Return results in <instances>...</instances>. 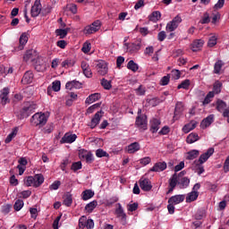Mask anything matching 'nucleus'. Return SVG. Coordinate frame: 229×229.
I'll return each instance as SVG.
<instances>
[{
  "label": "nucleus",
  "mask_w": 229,
  "mask_h": 229,
  "mask_svg": "<svg viewBox=\"0 0 229 229\" xmlns=\"http://www.w3.org/2000/svg\"><path fill=\"white\" fill-rule=\"evenodd\" d=\"M137 96H144L146 94V88L140 85L138 89H135Z\"/></svg>",
  "instance_id": "e2e57ef3"
},
{
  "label": "nucleus",
  "mask_w": 229,
  "mask_h": 229,
  "mask_svg": "<svg viewBox=\"0 0 229 229\" xmlns=\"http://www.w3.org/2000/svg\"><path fill=\"white\" fill-rule=\"evenodd\" d=\"M189 87H191V80L186 79L183 81H182L181 84L177 86V89H183L184 90H189Z\"/></svg>",
  "instance_id": "79ce46f5"
},
{
  "label": "nucleus",
  "mask_w": 229,
  "mask_h": 229,
  "mask_svg": "<svg viewBox=\"0 0 229 229\" xmlns=\"http://www.w3.org/2000/svg\"><path fill=\"white\" fill-rule=\"evenodd\" d=\"M80 158H84L88 164H90L94 160V156L90 152L82 150L79 154Z\"/></svg>",
  "instance_id": "a878e982"
},
{
  "label": "nucleus",
  "mask_w": 229,
  "mask_h": 229,
  "mask_svg": "<svg viewBox=\"0 0 229 229\" xmlns=\"http://www.w3.org/2000/svg\"><path fill=\"white\" fill-rule=\"evenodd\" d=\"M171 74L173 80H180L182 78V72L180 70H172Z\"/></svg>",
  "instance_id": "6e6d98bb"
},
{
  "label": "nucleus",
  "mask_w": 229,
  "mask_h": 229,
  "mask_svg": "<svg viewBox=\"0 0 229 229\" xmlns=\"http://www.w3.org/2000/svg\"><path fill=\"white\" fill-rule=\"evenodd\" d=\"M40 12H42V4H40V0H36L31 7V16L38 17V15H40Z\"/></svg>",
  "instance_id": "4468645a"
},
{
  "label": "nucleus",
  "mask_w": 229,
  "mask_h": 229,
  "mask_svg": "<svg viewBox=\"0 0 229 229\" xmlns=\"http://www.w3.org/2000/svg\"><path fill=\"white\" fill-rule=\"evenodd\" d=\"M98 99H101V94L99 93L91 94L86 98V104L92 105V103H96V101H98Z\"/></svg>",
  "instance_id": "7c9ffc66"
},
{
  "label": "nucleus",
  "mask_w": 229,
  "mask_h": 229,
  "mask_svg": "<svg viewBox=\"0 0 229 229\" xmlns=\"http://www.w3.org/2000/svg\"><path fill=\"white\" fill-rule=\"evenodd\" d=\"M74 64H76V62H74L73 59H66L63 61L62 67L68 69V67H73Z\"/></svg>",
  "instance_id": "de8ad7c7"
},
{
  "label": "nucleus",
  "mask_w": 229,
  "mask_h": 229,
  "mask_svg": "<svg viewBox=\"0 0 229 229\" xmlns=\"http://www.w3.org/2000/svg\"><path fill=\"white\" fill-rule=\"evenodd\" d=\"M140 164H141V165H148L151 164V157H145L143 158H140Z\"/></svg>",
  "instance_id": "69168bd1"
},
{
  "label": "nucleus",
  "mask_w": 229,
  "mask_h": 229,
  "mask_svg": "<svg viewBox=\"0 0 229 229\" xmlns=\"http://www.w3.org/2000/svg\"><path fill=\"white\" fill-rule=\"evenodd\" d=\"M223 65H225V64L221 60H218L214 65V73L219 74L221 72Z\"/></svg>",
  "instance_id": "37998d69"
},
{
  "label": "nucleus",
  "mask_w": 229,
  "mask_h": 229,
  "mask_svg": "<svg viewBox=\"0 0 229 229\" xmlns=\"http://www.w3.org/2000/svg\"><path fill=\"white\" fill-rule=\"evenodd\" d=\"M161 17L162 13H160V11H155L148 16V21H151V22H158Z\"/></svg>",
  "instance_id": "f704fd0d"
},
{
  "label": "nucleus",
  "mask_w": 229,
  "mask_h": 229,
  "mask_svg": "<svg viewBox=\"0 0 229 229\" xmlns=\"http://www.w3.org/2000/svg\"><path fill=\"white\" fill-rule=\"evenodd\" d=\"M33 72L31 71H28L24 73L22 79H21V83H23V85H29L30 83L33 82Z\"/></svg>",
  "instance_id": "5701e85b"
},
{
  "label": "nucleus",
  "mask_w": 229,
  "mask_h": 229,
  "mask_svg": "<svg viewBox=\"0 0 229 229\" xmlns=\"http://www.w3.org/2000/svg\"><path fill=\"white\" fill-rule=\"evenodd\" d=\"M214 123V114H209L208 117H206L204 120H202L200 123V127L202 130H205L206 128H208L210 124Z\"/></svg>",
  "instance_id": "393cba45"
},
{
  "label": "nucleus",
  "mask_w": 229,
  "mask_h": 229,
  "mask_svg": "<svg viewBox=\"0 0 229 229\" xmlns=\"http://www.w3.org/2000/svg\"><path fill=\"white\" fill-rule=\"evenodd\" d=\"M25 44H28V34L22 33L20 37V45L18 47V51H22V49H24Z\"/></svg>",
  "instance_id": "473e14b6"
},
{
  "label": "nucleus",
  "mask_w": 229,
  "mask_h": 229,
  "mask_svg": "<svg viewBox=\"0 0 229 229\" xmlns=\"http://www.w3.org/2000/svg\"><path fill=\"white\" fill-rule=\"evenodd\" d=\"M96 157H98V158H103V157H108V154L106 153V151L98 148L96 151Z\"/></svg>",
  "instance_id": "0e129e2a"
},
{
  "label": "nucleus",
  "mask_w": 229,
  "mask_h": 229,
  "mask_svg": "<svg viewBox=\"0 0 229 229\" xmlns=\"http://www.w3.org/2000/svg\"><path fill=\"white\" fill-rule=\"evenodd\" d=\"M34 182L36 183V187H40V185L44 183V175L43 174L34 175Z\"/></svg>",
  "instance_id": "a19ab883"
},
{
  "label": "nucleus",
  "mask_w": 229,
  "mask_h": 229,
  "mask_svg": "<svg viewBox=\"0 0 229 229\" xmlns=\"http://www.w3.org/2000/svg\"><path fill=\"white\" fill-rule=\"evenodd\" d=\"M35 69L38 72H45L47 70L46 61L42 57L37 58Z\"/></svg>",
  "instance_id": "2eb2a0df"
},
{
  "label": "nucleus",
  "mask_w": 229,
  "mask_h": 229,
  "mask_svg": "<svg viewBox=\"0 0 229 229\" xmlns=\"http://www.w3.org/2000/svg\"><path fill=\"white\" fill-rule=\"evenodd\" d=\"M142 47V41L140 39L137 40L135 43H131L128 47V51L131 53V55H135L138 51H140V48Z\"/></svg>",
  "instance_id": "6ab92c4d"
},
{
  "label": "nucleus",
  "mask_w": 229,
  "mask_h": 229,
  "mask_svg": "<svg viewBox=\"0 0 229 229\" xmlns=\"http://www.w3.org/2000/svg\"><path fill=\"white\" fill-rule=\"evenodd\" d=\"M221 87H223V83H221L219 81H216L214 83V86H213L214 96H216V94H219V92H221Z\"/></svg>",
  "instance_id": "a18cd8bd"
},
{
  "label": "nucleus",
  "mask_w": 229,
  "mask_h": 229,
  "mask_svg": "<svg viewBox=\"0 0 229 229\" xmlns=\"http://www.w3.org/2000/svg\"><path fill=\"white\" fill-rule=\"evenodd\" d=\"M65 89H67V90H72V89H81V82L78 81H68L65 85Z\"/></svg>",
  "instance_id": "c85d7f7f"
},
{
  "label": "nucleus",
  "mask_w": 229,
  "mask_h": 229,
  "mask_svg": "<svg viewBox=\"0 0 229 229\" xmlns=\"http://www.w3.org/2000/svg\"><path fill=\"white\" fill-rule=\"evenodd\" d=\"M115 214L117 216V217H119L122 225H127V216L126 213H124V209L123 208V206L121 205V203H118V208L115 210Z\"/></svg>",
  "instance_id": "9b49d317"
},
{
  "label": "nucleus",
  "mask_w": 229,
  "mask_h": 229,
  "mask_svg": "<svg viewBox=\"0 0 229 229\" xmlns=\"http://www.w3.org/2000/svg\"><path fill=\"white\" fill-rule=\"evenodd\" d=\"M66 8L69 10V12H72V13L73 14L78 13V6L75 4H67Z\"/></svg>",
  "instance_id": "4d7b16f0"
},
{
  "label": "nucleus",
  "mask_w": 229,
  "mask_h": 229,
  "mask_svg": "<svg viewBox=\"0 0 229 229\" xmlns=\"http://www.w3.org/2000/svg\"><path fill=\"white\" fill-rule=\"evenodd\" d=\"M183 112V103L177 102L175 105L174 115H180Z\"/></svg>",
  "instance_id": "49530a36"
},
{
  "label": "nucleus",
  "mask_w": 229,
  "mask_h": 229,
  "mask_svg": "<svg viewBox=\"0 0 229 229\" xmlns=\"http://www.w3.org/2000/svg\"><path fill=\"white\" fill-rule=\"evenodd\" d=\"M183 201H185V195L183 194L172 196L168 199V203H172L174 205H180V203H183Z\"/></svg>",
  "instance_id": "412c9836"
},
{
  "label": "nucleus",
  "mask_w": 229,
  "mask_h": 229,
  "mask_svg": "<svg viewBox=\"0 0 229 229\" xmlns=\"http://www.w3.org/2000/svg\"><path fill=\"white\" fill-rule=\"evenodd\" d=\"M127 153L133 154L140 150V144L139 142H133L127 146Z\"/></svg>",
  "instance_id": "bb28decb"
},
{
  "label": "nucleus",
  "mask_w": 229,
  "mask_h": 229,
  "mask_svg": "<svg viewBox=\"0 0 229 229\" xmlns=\"http://www.w3.org/2000/svg\"><path fill=\"white\" fill-rule=\"evenodd\" d=\"M160 119L153 118L150 120V131L151 133H157L160 130Z\"/></svg>",
  "instance_id": "4be33fe9"
},
{
  "label": "nucleus",
  "mask_w": 229,
  "mask_h": 229,
  "mask_svg": "<svg viewBox=\"0 0 229 229\" xmlns=\"http://www.w3.org/2000/svg\"><path fill=\"white\" fill-rule=\"evenodd\" d=\"M199 140V135H198V133L196 132H191L186 138V142L187 144H194V142H198Z\"/></svg>",
  "instance_id": "2f4dec72"
},
{
  "label": "nucleus",
  "mask_w": 229,
  "mask_h": 229,
  "mask_svg": "<svg viewBox=\"0 0 229 229\" xmlns=\"http://www.w3.org/2000/svg\"><path fill=\"white\" fill-rule=\"evenodd\" d=\"M71 31L70 28L66 29H57L55 30V35L56 37H59V38H65L67 37V33Z\"/></svg>",
  "instance_id": "72a5a7b5"
},
{
  "label": "nucleus",
  "mask_w": 229,
  "mask_h": 229,
  "mask_svg": "<svg viewBox=\"0 0 229 229\" xmlns=\"http://www.w3.org/2000/svg\"><path fill=\"white\" fill-rule=\"evenodd\" d=\"M38 106L35 103H29L20 111V119H26V117H30L35 110H37Z\"/></svg>",
  "instance_id": "7ed1b4c3"
},
{
  "label": "nucleus",
  "mask_w": 229,
  "mask_h": 229,
  "mask_svg": "<svg viewBox=\"0 0 229 229\" xmlns=\"http://www.w3.org/2000/svg\"><path fill=\"white\" fill-rule=\"evenodd\" d=\"M135 126L140 131H146L148 130V119L145 115H138L135 121Z\"/></svg>",
  "instance_id": "423d86ee"
},
{
  "label": "nucleus",
  "mask_w": 229,
  "mask_h": 229,
  "mask_svg": "<svg viewBox=\"0 0 229 229\" xmlns=\"http://www.w3.org/2000/svg\"><path fill=\"white\" fill-rule=\"evenodd\" d=\"M214 91H209L202 102L203 106H205L206 105L211 103L212 99H214Z\"/></svg>",
  "instance_id": "ea45409f"
},
{
  "label": "nucleus",
  "mask_w": 229,
  "mask_h": 229,
  "mask_svg": "<svg viewBox=\"0 0 229 229\" xmlns=\"http://www.w3.org/2000/svg\"><path fill=\"white\" fill-rule=\"evenodd\" d=\"M10 94V89L8 88H4L0 94V105L2 106H4L5 105H8L10 103V98H8V95Z\"/></svg>",
  "instance_id": "f8f14e48"
},
{
  "label": "nucleus",
  "mask_w": 229,
  "mask_h": 229,
  "mask_svg": "<svg viewBox=\"0 0 229 229\" xmlns=\"http://www.w3.org/2000/svg\"><path fill=\"white\" fill-rule=\"evenodd\" d=\"M81 196L83 201H88V199L94 198V191H92V190H85L84 191H82Z\"/></svg>",
  "instance_id": "c9c22d12"
},
{
  "label": "nucleus",
  "mask_w": 229,
  "mask_h": 229,
  "mask_svg": "<svg viewBox=\"0 0 229 229\" xmlns=\"http://www.w3.org/2000/svg\"><path fill=\"white\" fill-rule=\"evenodd\" d=\"M183 174V172H181L179 174H174L172 175L168 181L169 188L166 194H171L177 185L179 189H187L191 185V179L189 177H182Z\"/></svg>",
  "instance_id": "f257e3e1"
},
{
  "label": "nucleus",
  "mask_w": 229,
  "mask_h": 229,
  "mask_svg": "<svg viewBox=\"0 0 229 229\" xmlns=\"http://www.w3.org/2000/svg\"><path fill=\"white\" fill-rule=\"evenodd\" d=\"M153 53H155V47H153V46L147 47L145 48L144 55H146L147 56H151Z\"/></svg>",
  "instance_id": "338daca9"
},
{
  "label": "nucleus",
  "mask_w": 229,
  "mask_h": 229,
  "mask_svg": "<svg viewBox=\"0 0 229 229\" xmlns=\"http://www.w3.org/2000/svg\"><path fill=\"white\" fill-rule=\"evenodd\" d=\"M199 189H201V184L197 182L194 184L192 191L187 194L186 203H192V201L198 199V197L199 196V191H198Z\"/></svg>",
  "instance_id": "20e7f679"
},
{
  "label": "nucleus",
  "mask_w": 229,
  "mask_h": 229,
  "mask_svg": "<svg viewBox=\"0 0 229 229\" xmlns=\"http://www.w3.org/2000/svg\"><path fill=\"white\" fill-rule=\"evenodd\" d=\"M140 187L142 191H145L146 192L153 189V185H151V181H149V179L148 178H141L140 180Z\"/></svg>",
  "instance_id": "f3484780"
},
{
  "label": "nucleus",
  "mask_w": 229,
  "mask_h": 229,
  "mask_svg": "<svg viewBox=\"0 0 229 229\" xmlns=\"http://www.w3.org/2000/svg\"><path fill=\"white\" fill-rule=\"evenodd\" d=\"M182 16L177 14L171 21L166 24L165 30L166 31L172 32L178 29V26L182 24Z\"/></svg>",
  "instance_id": "39448f33"
},
{
  "label": "nucleus",
  "mask_w": 229,
  "mask_h": 229,
  "mask_svg": "<svg viewBox=\"0 0 229 229\" xmlns=\"http://www.w3.org/2000/svg\"><path fill=\"white\" fill-rule=\"evenodd\" d=\"M167 169V163L165 162H157L156 163L152 168H150L151 173H161L162 171H165Z\"/></svg>",
  "instance_id": "a211bd4d"
},
{
  "label": "nucleus",
  "mask_w": 229,
  "mask_h": 229,
  "mask_svg": "<svg viewBox=\"0 0 229 229\" xmlns=\"http://www.w3.org/2000/svg\"><path fill=\"white\" fill-rule=\"evenodd\" d=\"M137 208H139V203H137V202L127 205L128 212H135V210H137Z\"/></svg>",
  "instance_id": "052dcab7"
},
{
  "label": "nucleus",
  "mask_w": 229,
  "mask_h": 229,
  "mask_svg": "<svg viewBox=\"0 0 229 229\" xmlns=\"http://www.w3.org/2000/svg\"><path fill=\"white\" fill-rule=\"evenodd\" d=\"M203 46H205V40L203 39H195L191 44V49L193 51V53H196L198 51H201L203 48Z\"/></svg>",
  "instance_id": "dca6fc26"
},
{
  "label": "nucleus",
  "mask_w": 229,
  "mask_h": 229,
  "mask_svg": "<svg viewBox=\"0 0 229 229\" xmlns=\"http://www.w3.org/2000/svg\"><path fill=\"white\" fill-rule=\"evenodd\" d=\"M47 119H49V116L46 113H36L31 116L30 123L32 126L42 128V126L47 124Z\"/></svg>",
  "instance_id": "f03ea898"
},
{
  "label": "nucleus",
  "mask_w": 229,
  "mask_h": 229,
  "mask_svg": "<svg viewBox=\"0 0 229 229\" xmlns=\"http://www.w3.org/2000/svg\"><path fill=\"white\" fill-rule=\"evenodd\" d=\"M199 22L200 24H208V22H210V14H208V13H204Z\"/></svg>",
  "instance_id": "864d4df0"
},
{
  "label": "nucleus",
  "mask_w": 229,
  "mask_h": 229,
  "mask_svg": "<svg viewBox=\"0 0 229 229\" xmlns=\"http://www.w3.org/2000/svg\"><path fill=\"white\" fill-rule=\"evenodd\" d=\"M63 204H64L65 207H71V206L72 205V196L67 195V196L64 198Z\"/></svg>",
  "instance_id": "13d9d810"
},
{
  "label": "nucleus",
  "mask_w": 229,
  "mask_h": 229,
  "mask_svg": "<svg viewBox=\"0 0 229 229\" xmlns=\"http://www.w3.org/2000/svg\"><path fill=\"white\" fill-rule=\"evenodd\" d=\"M226 103L221 99L216 101V110L218 112H223L224 117H227V123H229V107L226 108Z\"/></svg>",
  "instance_id": "9d476101"
},
{
  "label": "nucleus",
  "mask_w": 229,
  "mask_h": 229,
  "mask_svg": "<svg viewBox=\"0 0 229 229\" xmlns=\"http://www.w3.org/2000/svg\"><path fill=\"white\" fill-rule=\"evenodd\" d=\"M25 185L27 187H37L36 182H35V176H29L25 180Z\"/></svg>",
  "instance_id": "c03bdc74"
},
{
  "label": "nucleus",
  "mask_w": 229,
  "mask_h": 229,
  "mask_svg": "<svg viewBox=\"0 0 229 229\" xmlns=\"http://www.w3.org/2000/svg\"><path fill=\"white\" fill-rule=\"evenodd\" d=\"M100 29H101V21L97 20L92 23V25H89L85 28L84 33H86V35H92V33H96L97 31H99Z\"/></svg>",
  "instance_id": "6e6552de"
},
{
  "label": "nucleus",
  "mask_w": 229,
  "mask_h": 229,
  "mask_svg": "<svg viewBox=\"0 0 229 229\" xmlns=\"http://www.w3.org/2000/svg\"><path fill=\"white\" fill-rule=\"evenodd\" d=\"M62 82H60V81H55L52 83L51 89L54 90V92H60Z\"/></svg>",
  "instance_id": "603ef678"
},
{
  "label": "nucleus",
  "mask_w": 229,
  "mask_h": 229,
  "mask_svg": "<svg viewBox=\"0 0 229 229\" xmlns=\"http://www.w3.org/2000/svg\"><path fill=\"white\" fill-rule=\"evenodd\" d=\"M127 69L132 71V72H137L139 71V64H137L133 60H131L127 64Z\"/></svg>",
  "instance_id": "58836bf2"
},
{
  "label": "nucleus",
  "mask_w": 229,
  "mask_h": 229,
  "mask_svg": "<svg viewBox=\"0 0 229 229\" xmlns=\"http://www.w3.org/2000/svg\"><path fill=\"white\" fill-rule=\"evenodd\" d=\"M96 207H98V200H92L85 206V210L89 212V214H91Z\"/></svg>",
  "instance_id": "e433bc0d"
},
{
  "label": "nucleus",
  "mask_w": 229,
  "mask_h": 229,
  "mask_svg": "<svg viewBox=\"0 0 229 229\" xmlns=\"http://www.w3.org/2000/svg\"><path fill=\"white\" fill-rule=\"evenodd\" d=\"M217 44V36L213 35L209 38L208 41V47H214Z\"/></svg>",
  "instance_id": "8fccbe9b"
},
{
  "label": "nucleus",
  "mask_w": 229,
  "mask_h": 229,
  "mask_svg": "<svg viewBox=\"0 0 229 229\" xmlns=\"http://www.w3.org/2000/svg\"><path fill=\"white\" fill-rule=\"evenodd\" d=\"M224 171L225 173L229 172V156L226 157L225 164H224Z\"/></svg>",
  "instance_id": "774afa93"
},
{
  "label": "nucleus",
  "mask_w": 229,
  "mask_h": 229,
  "mask_svg": "<svg viewBox=\"0 0 229 229\" xmlns=\"http://www.w3.org/2000/svg\"><path fill=\"white\" fill-rule=\"evenodd\" d=\"M22 207H24V201L22 199H17L14 203L13 208L16 212L21 210Z\"/></svg>",
  "instance_id": "09e8293b"
},
{
  "label": "nucleus",
  "mask_w": 229,
  "mask_h": 229,
  "mask_svg": "<svg viewBox=\"0 0 229 229\" xmlns=\"http://www.w3.org/2000/svg\"><path fill=\"white\" fill-rule=\"evenodd\" d=\"M38 57L37 56V53L33 50H28L25 55H23L24 62L30 63L34 62Z\"/></svg>",
  "instance_id": "aec40b11"
},
{
  "label": "nucleus",
  "mask_w": 229,
  "mask_h": 229,
  "mask_svg": "<svg viewBox=\"0 0 229 229\" xmlns=\"http://www.w3.org/2000/svg\"><path fill=\"white\" fill-rule=\"evenodd\" d=\"M223 6H225V0H218L216 4L213 6V10H215V12H217V10H221Z\"/></svg>",
  "instance_id": "bf43d9fd"
},
{
  "label": "nucleus",
  "mask_w": 229,
  "mask_h": 229,
  "mask_svg": "<svg viewBox=\"0 0 229 229\" xmlns=\"http://www.w3.org/2000/svg\"><path fill=\"white\" fill-rule=\"evenodd\" d=\"M212 155H214V148H208L205 153L200 155L199 159L194 161V164L203 165L211 157Z\"/></svg>",
  "instance_id": "1a4fd4ad"
},
{
  "label": "nucleus",
  "mask_w": 229,
  "mask_h": 229,
  "mask_svg": "<svg viewBox=\"0 0 229 229\" xmlns=\"http://www.w3.org/2000/svg\"><path fill=\"white\" fill-rule=\"evenodd\" d=\"M100 121H101V112H97L94 117L91 119L90 123L89 124V128L94 130V128H96V126L99 124Z\"/></svg>",
  "instance_id": "b1692460"
},
{
  "label": "nucleus",
  "mask_w": 229,
  "mask_h": 229,
  "mask_svg": "<svg viewBox=\"0 0 229 229\" xmlns=\"http://www.w3.org/2000/svg\"><path fill=\"white\" fill-rule=\"evenodd\" d=\"M90 49H92V45L90 44V42L86 41L81 48L82 53H90Z\"/></svg>",
  "instance_id": "3c124183"
},
{
  "label": "nucleus",
  "mask_w": 229,
  "mask_h": 229,
  "mask_svg": "<svg viewBox=\"0 0 229 229\" xmlns=\"http://www.w3.org/2000/svg\"><path fill=\"white\" fill-rule=\"evenodd\" d=\"M196 126H198V122L191 121L182 127V131H183V133H189V131H192V130H194L196 128Z\"/></svg>",
  "instance_id": "cd10ccee"
},
{
  "label": "nucleus",
  "mask_w": 229,
  "mask_h": 229,
  "mask_svg": "<svg viewBox=\"0 0 229 229\" xmlns=\"http://www.w3.org/2000/svg\"><path fill=\"white\" fill-rule=\"evenodd\" d=\"M171 80V75H166L164 76L161 81H160V85H162L163 87H165V85H169V81Z\"/></svg>",
  "instance_id": "680f3d73"
},
{
  "label": "nucleus",
  "mask_w": 229,
  "mask_h": 229,
  "mask_svg": "<svg viewBox=\"0 0 229 229\" xmlns=\"http://www.w3.org/2000/svg\"><path fill=\"white\" fill-rule=\"evenodd\" d=\"M78 139L76 134L66 132L60 140L61 144H72Z\"/></svg>",
  "instance_id": "ddd939ff"
},
{
  "label": "nucleus",
  "mask_w": 229,
  "mask_h": 229,
  "mask_svg": "<svg viewBox=\"0 0 229 229\" xmlns=\"http://www.w3.org/2000/svg\"><path fill=\"white\" fill-rule=\"evenodd\" d=\"M95 65L100 76H105L108 72V64L104 60L97 61Z\"/></svg>",
  "instance_id": "0eeeda50"
},
{
  "label": "nucleus",
  "mask_w": 229,
  "mask_h": 229,
  "mask_svg": "<svg viewBox=\"0 0 229 229\" xmlns=\"http://www.w3.org/2000/svg\"><path fill=\"white\" fill-rule=\"evenodd\" d=\"M17 133H19V128L18 127H14L12 131L8 134V136L6 137L4 142L5 144H10V142L12 140H13V139H15V137H17Z\"/></svg>",
  "instance_id": "c756f323"
},
{
  "label": "nucleus",
  "mask_w": 229,
  "mask_h": 229,
  "mask_svg": "<svg viewBox=\"0 0 229 229\" xmlns=\"http://www.w3.org/2000/svg\"><path fill=\"white\" fill-rule=\"evenodd\" d=\"M101 85L104 87L106 90H110L112 89V83L110 81H107L106 79H103L101 81Z\"/></svg>",
  "instance_id": "5fc2aeb1"
},
{
  "label": "nucleus",
  "mask_w": 229,
  "mask_h": 229,
  "mask_svg": "<svg viewBox=\"0 0 229 229\" xmlns=\"http://www.w3.org/2000/svg\"><path fill=\"white\" fill-rule=\"evenodd\" d=\"M199 157V150L193 149L187 153V160H194L195 158H198Z\"/></svg>",
  "instance_id": "4c0bfd02"
}]
</instances>
